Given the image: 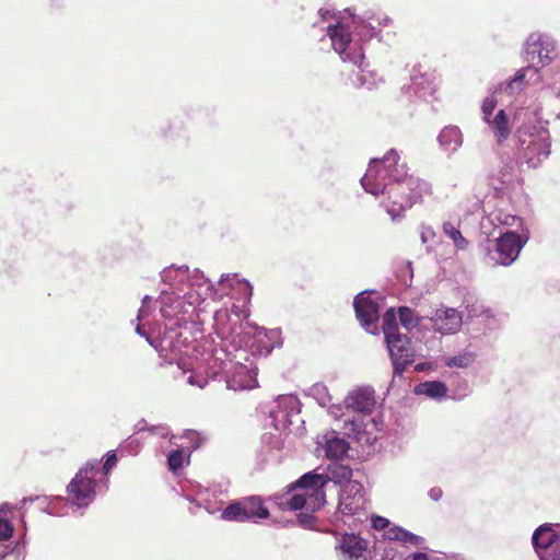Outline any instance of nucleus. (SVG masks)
Here are the masks:
<instances>
[{
  "label": "nucleus",
  "instance_id": "f257e3e1",
  "mask_svg": "<svg viewBox=\"0 0 560 560\" xmlns=\"http://www.w3.org/2000/svg\"><path fill=\"white\" fill-rule=\"evenodd\" d=\"M163 288L159 296L160 313L164 319V332L159 338H153L144 329V324L136 326V332L159 352L160 357L172 363L178 360V366L184 369L182 354H187L188 337L184 336L188 330V324H195L201 303L209 296L221 299L229 294V290H237L248 303L253 288L245 279H240L236 273L223 275L218 281V288L206 278L199 269L190 270L187 266H170L161 272ZM153 299L145 295L138 311L137 320L141 323L151 313Z\"/></svg>",
  "mask_w": 560,
  "mask_h": 560
},
{
  "label": "nucleus",
  "instance_id": "f03ea898",
  "mask_svg": "<svg viewBox=\"0 0 560 560\" xmlns=\"http://www.w3.org/2000/svg\"><path fill=\"white\" fill-rule=\"evenodd\" d=\"M249 312L233 305L231 311L221 308L213 315V328L223 342L201 353L200 361L190 371L187 382L203 388L209 378H221L232 390L253 389L258 386L257 366L247 353L267 357L273 349L277 331H267L249 319Z\"/></svg>",
  "mask_w": 560,
  "mask_h": 560
},
{
  "label": "nucleus",
  "instance_id": "7ed1b4c3",
  "mask_svg": "<svg viewBox=\"0 0 560 560\" xmlns=\"http://www.w3.org/2000/svg\"><path fill=\"white\" fill-rule=\"evenodd\" d=\"M361 185L374 196L387 195L385 208L393 221L400 219L407 209L431 194L429 183L409 174L395 149H390L382 159L371 160Z\"/></svg>",
  "mask_w": 560,
  "mask_h": 560
},
{
  "label": "nucleus",
  "instance_id": "20e7f679",
  "mask_svg": "<svg viewBox=\"0 0 560 560\" xmlns=\"http://www.w3.org/2000/svg\"><path fill=\"white\" fill-rule=\"evenodd\" d=\"M346 413H342L343 434L362 445H373L383 430V420L373 416L376 399L371 386L351 389L343 400Z\"/></svg>",
  "mask_w": 560,
  "mask_h": 560
},
{
  "label": "nucleus",
  "instance_id": "39448f33",
  "mask_svg": "<svg viewBox=\"0 0 560 560\" xmlns=\"http://www.w3.org/2000/svg\"><path fill=\"white\" fill-rule=\"evenodd\" d=\"M327 35L331 40L334 50L340 56L342 61H349L358 67L349 75V80L354 88L372 90L382 82V78L368 69V65L363 63L364 49L352 40L347 24L342 22L329 24L327 26Z\"/></svg>",
  "mask_w": 560,
  "mask_h": 560
},
{
  "label": "nucleus",
  "instance_id": "423d86ee",
  "mask_svg": "<svg viewBox=\"0 0 560 560\" xmlns=\"http://www.w3.org/2000/svg\"><path fill=\"white\" fill-rule=\"evenodd\" d=\"M516 164L538 167L551 153V138L542 125L527 122L516 131Z\"/></svg>",
  "mask_w": 560,
  "mask_h": 560
},
{
  "label": "nucleus",
  "instance_id": "0eeeda50",
  "mask_svg": "<svg viewBox=\"0 0 560 560\" xmlns=\"http://www.w3.org/2000/svg\"><path fill=\"white\" fill-rule=\"evenodd\" d=\"M383 332L394 366V377L401 376L413 362V349L410 346V338L399 332L394 308L387 310L383 315Z\"/></svg>",
  "mask_w": 560,
  "mask_h": 560
},
{
  "label": "nucleus",
  "instance_id": "6e6552de",
  "mask_svg": "<svg viewBox=\"0 0 560 560\" xmlns=\"http://www.w3.org/2000/svg\"><path fill=\"white\" fill-rule=\"evenodd\" d=\"M529 240L528 229L522 232H502L492 247H485L483 260L489 266H511L520 256Z\"/></svg>",
  "mask_w": 560,
  "mask_h": 560
},
{
  "label": "nucleus",
  "instance_id": "1a4fd4ad",
  "mask_svg": "<svg viewBox=\"0 0 560 560\" xmlns=\"http://www.w3.org/2000/svg\"><path fill=\"white\" fill-rule=\"evenodd\" d=\"M532 542L539 560H560V524L538 526L533 533Z\"/></svg>",
  "mask_w": 560,
  "mask_h": 560
},
{
  "label": "nucleus",
  "instance_id": "9d476101",
  "mask_svg": "<svg viewBox=\"0 0 560 560\" xmlns=\"http://www.w3.org/2000/svg\"><path fill=\"white\" fill-rule=\"evenodd\" d=\"M268 516L269 511L264 506L262 500L258 495L236 501L226 506L221 513V518L229 522L258 523V520L267 518Z\"/></svg>",
  "mask_w": 560,
  "mask_h": 560
},
{
  "label": "nucleus",
  "instance_id": "9b49d317",
  "mask_svg": "<svg viewBox=\"0 0 560 560\" xmlns=\"http://www.w3.org/2000/svg\"><path fill=\"white\" fill-rule=\"evenodd\" d=\"M299 413L300 400L298 397L294 395H281L269 410V424L277 431H285L295 420H299Z\"/></svg>",
  "mask_w": 560,
  "mask_h": 560
},
{
  "label": "nucleus",
  "instance_id": "f8f14e48",
  "mask_svg": "<svg viewBox=\"0 0 560 560\" xmlns=\"http://www.w3.org/2000/svg\"><path fill=\"white\" fill-rule=\"evenodd\" d=\"M109 487V477L100 470V462L89 460L70 480L66 490H105Z\"/></svg>",
  "mask_w": 560,
  "mask_h": 560
},
{
  "label": "nucleus",
  "instance_id": "ddd939ff",
  "mask_svg": "<svg viewBox=\"0 0 560 560\" xmlns=\"http://www.w3.org/2000/svg\"><path fill=\"white\" fill-rule=\"evenodd\" d=\"M556 55V42L550 35L535 32L527 37L524 46L526 61L533 62L538 58V63L546 67L555 59Z\"/></svg>",
  "mask_w": 560,
  "mask_h": 560
},
{
  "label": "nucleus",
  "instance_id": "4468645a",
  "mask_svg": "<svg viewBox=\"0 0 560 560\" xmlns=\"http://www.w3.org/2000/svg\"><path fill=\"white\" fill-rule=\"evenodd\" d=\"M96 492H69L67 497L54 495L49 499L45 511L50 515L63 516L77 513L89 506Z\"/></svg>",
  "mask_w": 560,
  "mask_h": 560
},
{
  "label": "nucleus",
  "instance_id": "2eb2a0df",
  "mask_svg": "<svg viewBox=\"0 0 560 560\" xmlns=\"http://www.w3.org/2000/svg\"><path fill=\"white\" fill-rule=\"evenodd\" d=\"M380 298H373L368 292L359 293L353 301L357 318L361 326L370 334H375L374 328L380 318Z\"/></svg>",
  "mask_w": 560,
  "mask_h": 560
},
{
  "label": "nucleus",
  "instance_id": "dca6fc26",
  "mask_svg": "<svg viewBox=\"0 0 560 560\" xmlns=\"http://www.w3.org/2000/svg\"><path fill=\"white\" fill-rule=\"evenodd\" d=\"M491 228H493V230L502 229L505 230V232L516 231V233L522 232L523 229H527L521 217L504 209H494L481 220L483 233L492 234Z\"/></svg>",
  "mask_w": 560,
  "mask_h": 560
},
{
  "label": "nucleus",
  "instance_id": "f3484780",
  "mask_svg": "<svg viewBox=\"0 0 560 560\" xmlns=\"http://www.w3.org/2000/svg\"><path fill=\"white\" fill-rule=\"evenodd\" d=\"M347 13L349 14L350 22H347L345 18H341L340 20H337L335 24H338L339 22L347 24L349 26L352 40L363 48L364 43H368L376 36L375 27L370 22L373 20V16L370 13H365L364 16H357L349 9L347 10Z\"/></svg>",
  "mask_w": 560,
  "mask_h": 560
},
{
  "label": "nucleus",
  "instance_id": "a211bd4d",
  "mask_svg": "<svg viewBox=\"0 0 560 560\" xmlns=\"http://www.w3.org/2000/svg\"><path fill=\"white\" fill-rule=\"evenodd\" d=\"M431 322L435 331L453 335L459 331L463 325V314L454 307L442 306L435 310Z\"/></svg>",
  "mask_w": 560,
  "mask_h": 560
},
{
  "label": "nucleus",
  "instance_id": "6ab92c4d",
  "mask_svg": "<svg viewBox=\"0 0 560 560\" xmlns=\"http://www.w3.org/2000/svg\"><path fill=\"white\" fill-rule=\"evenodd\" d=\"M410 80L411 84L407 88V91H412L419 98L427 100L434 94L436 77L432 71L423 69L421 66L415 67Z\"/></svg>",
  "mask_w": 560,
  "mask_h": 560
},
{
  "label": "nucleus",
  "instance_id": "aec40b11",
  "mask_svg": "<svg viewBox=\"0 0 560 560\" xmlns=\"http://www.w3.org/2000/svg\"><path fill=\"white\" fill-rule=\"evenodd\" d=\"M325 475L327 476V483L332 482L335 487H348L350 490H363V486L357 480H352V470L349 466L340 464L339 462H331L327 467H324Z\"/></svg>",
  "mask_w": 560,
  "mask_h": 560
},
{
  "label": "nucleus",
  "instance_id": "412c9836",
  "mask_svg": "<svg viewBox=\"0 0 560 560\" xmlns=\"http://www.w3.org/2000/svg\"><path fill=\"white\" fill-rule=\"evenodd\" d=\"M517 183V170L514 162L503 163L489 177L490 186L498 192L503 194L505 189Z\"/></svg>",
  "mask_w": 560,
  "mask_h": 560
},
{
  "label": "nucleus",
  "instance_id": "4be33fe9",
  "mask_svg": "<svg viewBox=\"0 0 560 560\" xmlns=\"http://www.w3.org/2000/svg\"><path fill=\"white\" fill-rule=\"evenodd\" d=\"M365 503L363 492H340L338 509L343 516H357L361 520L366 516Z\"/></svg>",
  "mask_w": 560,
  "mask_h": 560
},
{
  "label": "nucleus",
  "instance_id": "5701e85b",
  "mask_svg": "<svg viewBox=\"0 0 560 560\" xmlns=\"http://www.w3.org/2000/svg\"><path fill=\"white\" fill-rule=\"evenodd\" d=\"M327 486L324 467H317L303 474L299 479L285 487V490H323Z\"/></svg>",
  "mask_w": 560,
  "mask_h": 560
},
{
  "label": "nucleus",
  "instance_id": "b1692460",
  "mask_svg": "<svg viewBox=\"0 0 560 560\" xmlns=\"http://www.w3.org/2000/svg\"><path fill=\"white\" fill-rule=\"evenodd\" d=\"M348 560H360L366 549V541L355 534L346 533L339 540L337 547Z\"/></svg>",
  "mask_w": 560,
  "mask_h": 560
},
{
  "label": "nucleus",
  "instance_id": "393cba45",
  "mask_svg": "<svg viewBox=\"0 0 560 560\" xmlns=\"http://www.w3.org/2000/svg\"><path fill=\"white\" fill-rule=\"evenodd\" d=\"M183 498L189 503L188 510L192 514H197L200 510H205L209 514H213L221 510L215 499H209L210 492H182Z\"/></svg>",
  "mask_w": 560,
  "mask_h": 560
},
{
  "label": "nucleus",
  "instance_id": "a878e982",
  "mask_svg": "<svg viewBox=\"0 0 560 560\" xmlns=\"http://www.w3.org/2000/svg\"><path fill=\"white\" fill-rule=\"evenodd\" d=\"M324 451L327 458L339 462L342 459L349 450L348 442L339 438L336 431L327 432L324 436Z\"/></svg>",
  "mask_w": 560,
  "mask_h": 560
},
{
  "label": "nucleus",
  "instance_id": "bb28decb",
  "mask_svg": "<svg viewBox=\"0 0 560 560\" xmlns=\"http://www.w3.org/2000/svg\"><path fill=\"white\" fill-rule=\"evenodd\" d=\"M528 73H533L538 78V68L534 66H527L525 68L520 69L515 75L504 83H500L493 91L497 93L498 91H504L508 95L513 96L523 90L525 85V78Z\"/></svg>",
  "mask_w": 560,
  "mask_h": 560
},
{
  "label": "nucleus",
  "instance_id": "cd10ccee",
  "mask_svg": "<svg viewBox=\"0 0 560 560\" xmlns=\"http://www.w3.org/2000/svg\"><path fill=\"white\" fill-rule=\"evenodd\" d=\"M438 141L445 152L454 153L463 144V135L457 126H446L441 130Z\"/></svg>",
  "mask_w": 560,
  "mask_h": 560
},
{
  "label": "nucleus",
  "instance_id": "c85d7f7f",
  "mask_svg": "<svg viewBox=\"0 0 560 560\" xmlns=\"http://www.w3.org/2000/svg\"><path fill=\"white\" fill-rule=\"evenodd\" d=\"M413 393L430 399L441 400L447 395V387L440 381H425L415 386Z\"/></svg>",
  "mask_w": 560,
  "mask_h": 560
},
{
  "label": "nucleus",
  "instance_id": "c756f323",
  "mask_svg": "<svg viewBox=\"0 0 560 560\" xmlns=\"http://www.w3.org/2000/svg\"><path fill=\"white\" fill-rule=\"evenodd\" d=\"M486 122L497 137L499 143H502L509 138L511 128L504 109H500L493 118H490V121Z\"/></svg>",
  "mask_w": 560,
  "mask_h": 560
},
{
  "label": "nucleus",
  "instance_id": "7c9ffc66",
  "mask_svg": "<svg viewBox=\"0 0 560 560\" xmlns=\"http://www.w3.org/2000/svg\"><path fill=\"white\" fill-rule=\"evenodd\" d=\"M477 353L470 349H464L456 354L445 357L443 363L447 368L467 369L476 361Z\"/></svg>",
  "mask_w": 560,
  "mask_h": 560
},
{
  "label": "nucleus",
  "instance_id": "2f4dec72",
  "mask_svg": "<svg viewBox=\"0 0 560 560\" xmlns=\"http://www.w3.org/2000/svg\"><path fill=\"white\" fill-rule=\"evenodd\" d=\"M290 493L291 492H285L284 494L276 498L277 503L280 506V509L283 511L302 510L307 503L306 498L301 493H296L292 497H288V494H290Z\"/></svg>",
  "mask_w": 560,
  "mask_h": 560
},
{
  "label": "nucleus",
  "instance_id": "473e14b6",
  "mask_svg": "<svg viewBox=\"0 0 560 560\" xmlns=\"http://www.w3.org/2000/svg\"><path fill=\"white\" fill-rule=\"evenodd\" d=\"M444 234L454 243L458 250H465L468 247V241L463 236L457 225L452 222L443 223Z\"/></svg>",
  "mask_w": 560,
  "mask_h": 560
},
{
  "label": "nucleus",
  "instance_id": "72a5a7b5",
  "mask_svg": "<svg viewBox=\"0 0 560 560\" xmlns=\"http://www.w3.org/2000/svg\"><path fill=\"white\" fill-rule=\"evenodd\" d=\"M399 322L407 330L417 328L421 322V317L410 307L400 306L397 310Z\"/></svg>",
  "mask_w": 560,
  "mask_h": 560
},
{
  "label": "nucleus",
  "instance_id": "f704fd0d",
  "mask_svg": "<svg viewBox=\"0 0 560 560\" xmlns=\"http://www.w3.org/2000/svg\"><path fill=\"white\" fill-rule=\"evenodd\" d=\"M185 463V455L183 450L177 448L170 452L167 456V465L170 470L173 472L177 471L178 469L183 468Z\"/></svg>",
  "mask_w": 560,
  "mask_h": 560
},
{
  "label": "nucleus",
  "instance_id": "c9c22d12",
  "mask_svg": "<svg viewBox=\"0 0 560 560\" xmlns=\"http://www.w3.org/2000/svg\"><path fill=\"white\" fill-rule=\"evenodd\" d=\"M118 458L115 451H109L104 456L103 466H100L101 472L105 474V477H109L112 469L117 465Z\"/></svg>",
  "mask_w": 560,
  "mask_h": 560
},
{
  "label": "nucleus",
  "instance_id": "e433bc0d",
  "mask_svg": "<svg viewBox=\"0 0 560 560\" xmlns=\"http://www.w3.org/2000/svg\"><path fill=\"white\" fill-rule=\"evenodd\" d=\"M310 393L317 399L319 405L325 406L329 400L327 388L323 384H315L311 387Z\"/></svg>",
  "mask_w": 560,
  "mask_h": 560
},
{
  "label": "nucleus",
  "instance_id": "4c0bfd02",
  "mask_svg": "<svg viewBox=\"0 0 560 560\" xmlns=\"http://www.w3.org/2000/svg\"><path fill=\"white\" fill-rule=\"evenodd\" d=\"M13 526L9 517L0 515V540H7L13 535Z\"/></svg>",
  "mask_w": 560,
  "mask_h": 560
},
{
  "label": "nucleus",
  "instance_id": "58836bf2",
  "mask_svg": "<svg viewBox=\"0 0 560 560\" xmlns=\"http://www.w3.org/2000/svg\"><path fill=\"white\" fill-rule=\"evenodd\" d=\"M495 106H497V100L494 98L493 95L485 98L482 106H481L485 121H490L491 115H492Z\"/></svg>",
  "mask_w": 560,
  "mask_h": 560
},
{
  "label": "nucleus",
  "instance_id": "ea45409f",
  "mask_svg": "<svg viewBox=\"0 0 560 560\" xmlns=\"http://www.w3.org/2000/svg\"><path fill=\"white\" fill-rule=\"evenodd\" d=\"M148 431L151 434L159 435L163 439H173L174 438L170 428L165 424L150 425V428H148Z\"/></svg>",
  "mask_w": 560,
  "mask_h": 560
},
{
  "label": "nucleus",
  "instance_id": "a19ab883",
  "mask_svg": "<svg viewBox=\"0 0 560 560\" xmlns=\"http://www.w3.org/2000/svg\"><path fill=\"white\" fill-rule=\"evenodd\" d=\"M401 535V542L419 546L423 544L424 539L421 536L415 535L405 529V532H398Z\"/></svg>",
  "mask_w": 560,
  "mask_h": 560
},
{
  "label": "nucleus",
  "instance_id": "79ce46f5",
  "mask_svg": "<svg viewBox=\"0 0 560 560\" xmlns=\"http://www.w3.org/2000/svg\"><path fill=\"white\" fill-rule=\"evenodd\" d=\"M298 524L305 529H312L315 517L311 513H300L296 516Z\"/></svg>",
  "mask_w": 560,
  "mask_h": 560
},
{
  "label": "nucleus",
  "instance_id": "37998d69",
  "mask_svg": "<svg viewBox=\"0 0 560 560\" xmlns=\"http://www.w3.org/2000/svg\"><path fill=\"white\" fill-rule=\"evenodd\" d=\"M398 532H405L404 528L401 527H398V526H393V527H387L385 529V533H384V536L388 539V540H397V541H401V535L398 533Z\"/></svg>",
  "mask_w": 560,
  "mask_h": 560
},
{
  "label": "nucleus",
  "instance_id": "c03bdc74",
  "mask_svg": "<svg viewBox=\"0 0 560 560\" xmlns=\"http://www.w3.org/2000/svg\"><path fill=\"white\" fill-rule=\"evenodd\" d=\"M435 236V232L431 226L422 225L420 228V238L423 244L429 243Z\"/></svg>",
  "mask_w": 560,
  "mask_h": 560
},
{
  "label": "nucleus",
  "instance_id": "a18cd8bd",
  "mask_svg": "<svg viewBox=\"0 0 560 560\" xmlns=\"http://www.w3.org/2000/svg\"><path fill=\"white\" fill-rule=\"evenodd\" d=\"M482 307H483L482 304H477V303L468 304L466 306V308H467V316L469 318H480V316L482 315L480 310H482Z\"/></svg>",
  "mask_w": 560,
  "mask_h": 560
},
{
  "label": "nucleus",
  "instance_id": "49530a36",
  "mask_svg": "<svg viewBox=\"0 0 560 560\" xmlns=\"http://www.w3.org/2000/svg\"><path fill=\"white\" fill-rule=\"evenodd\" d=\"M372 524L375 529H386L389 526V521L383 516H375Z\"/></svg>",
  "mask_w": 560,
  "mask_h": 560
},
{
  "label": "nucleus",
  "instance_id": "de8ad7c7",
  "mask_svg": "<svg viewBox=\"0 0 560 560\" xmlns=\"http://www.w3.org/2000/svg\"><path fill=\"white\" fill-rule=\"evenodd\" d=\"M16 512V509L10 504V503H2L0 504V515L9 517V515H12Z\"/></svg>",
  "mask_w": 560,
  "mask_h": 560
},
{
  "label": "nucleus",
  "instance_id": "09e8293b",
  "mask_svg": "<svg viewBox=\"0 0 560 560\" xmlns=\"http://www.w3.org/2000/svg\"><path fill=\"white\" fill-rule=\"evenodd\" d=\"M480 312L482 313V315L480 316L481 319L488 320V319L497 318L495 312L490 307H487L483 305V307H482V310H480Z\"/></svg>",
  "mask_w": 560,
  "mask_h": 560
},
{
  "label": "nucleus",
  "instance_id": "8fccbe9b",
  "mask_svg": "<svg viewBox=\"0 0 560 560\" xmlns=\"http://www.w3.org/2000/svg\"><path fill=\"white\" fill-rule=\"evenodd\" d=\"M148 428H150V425L147 424V421L144 419L139 420L135 424V430L137 432L148 431Z\"/></svg>",
  "mask_w": 560,
  "mask_h": 560
},
{
  "label": "nucleus",
  "instance_id": "3c124183",
  "mask_svg": "<svg viewBox=\"0 0 560 560\" xmlns=\"http://www.w3.org/2000/svg\"><path fill=\"white\" fill-rule=\"evenodd\" d=\"M318 14L320 15V18L323 19V21H326L328 20V18L331 16V13L329 10H326V9H319L318 11Z\"/></svg>",
  "mask_w": 560,
  "mask_h": 560
},
{
  "label": "nucleus",
  "instance_id": "603ef678",
  "mask_svg": "<svg viewBox=\"0 0 560 560\" xmlns=\"http://www.w3.org/2000/svg\"><path fill=\"white\" fill-rule=\"evenodd\" d=\"M395 553L393 552V549H387L385 551V557H383L381 560H394Z\"/></svg>",
  "mask_w": 560,
  "mask_h": 560
},
{
  "label": "nucleus",
  "instance_id": "864d4df0",
  "mask_svg": "<svg viewBox=\"0 0 560 560\" xmlns=\"http://www.w3.org/2000/svg\"><path fill=\"white\" fill-rule=\"evenodd\" d=\"M432 501L436 502L442 498L443 492H429Z\"/></svg>",
  "mask_w": 560,
  "mask_h": 560
},
{
  "label": "nucleus",
  "instance_id": "5fc2aeb1",
  "mask_svg": "<svg viewBox=\"0 0 560 560\" xmlns=\"http://www.w3.org/2000/svg\"><path fill=\"white\" fill-rule=\"evenodd\" d=\"M314 495H315V499L317 501H322L324 502V498H325V493L324 491H320V492H312Z\"/></svg>",
  "mask_w": 560,
  "mask_h": 560
},
{
  "label": "nucleus",
  "instance_id": "6e6d98bb",
  "mask_svg": "<svg viewBox=\"0 0 560 560\" xmlns=\"http://www.w3.org/2000/svg\"><path fill=\"white\" fill-rule=\"evenodd\" d=\"M390 22H392V20H390L389 18H387V16H385V18L383 19V22H381L380 20L377 21V23H378L380 25H381V24L387 25V24H388V23H390Z\"/></svg>",
  "mask_w": 560,
  "mask_h": 560
},
{
  "label": "nucleus",
  "instance_id": "4d7b16f0",
  "mask_svg": "<svg viewBox=\"0 0 560 560\" xmlns=\"http://www.w3.org/2000/svg\"><path fill=\"white\" fill-rule=\"evenodd\" d=\"M187 436L192 440V439L197 438V433L194 431H188Z\"/></svg>",
  "mask_w": 560,
  "mask_h": 560
},
{
  "label": "nucleus",
  "instance_id": "13d9d810",
  "mask_svg": "<svg viewBox=\"0 0 560 560\" xmlns=\"http://www.w3.org/2000/svg\"><path fill=\"white\" fill-rule=\"evenodd\" d=\"M416 371H423L424 370V363H419L416 365Z\"/></svg>",
  "mask_w": 560,
  "mask_h": 560
},
{
  "label": "nucleus",
  "instance_id": "bf43d9fd",
  "mask_svg": "<svg viewBox=\"0 0 560 560\" xmlns=\"http://www.w3.org/2000/svg\"><path fill=\"white\" fill-rule=\"evenodd\" d=\"M293 524H294V522H293V521H288V522H287V524H285V526L293 525Z\"/></svg>",
  "mask_w": 560,
  "mask_h": 560
},
{
  "label": "nucleus",
  "instance_id": "052dcab7",
  "mask_svg": "<svg viewBox=\"0 0 560 560\" xmlns=\"http://www.w3.org/2000/svg\"><path fill=\"white\" fill-rule=\"evenodd\" d=\"M558 118H560V113L558 114Z\"/></svg>",
  "mask_w": 560,
  "mask_h": 560
}]
</instances>
